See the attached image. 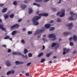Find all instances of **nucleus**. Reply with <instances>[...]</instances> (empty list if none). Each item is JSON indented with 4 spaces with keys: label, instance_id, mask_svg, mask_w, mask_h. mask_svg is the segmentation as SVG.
I'll return each instance as SVG.
<instances>
[{
    "label": "nucleus",
    "instance_id": "nucleus-7",
    "mask_svg": "<svg viewBox=\"0 0 77 77\" xmlns=\"http://www.w3.org/2000/svg\"><path fill=\"white\" fill-rule=\"evenodd\" d=\"M18 27H19V25L18 24H16L12 26L10 29L11 30H13L14 28H18Z\"/></svg>",
    "mask_w": 77,
    "mask_h": 77
},
{
    "label": "nucleus",
    "instance_id": "nucleus-16",
    "mask_svg": "<svg viewBox=\"0 0 77 77\" xmlns=\"http://www.w3.org/2000/svg\"><path fill=\"white\" fill-rule=\"evenodd\" d=\"M50 26L51 25L50 24H48L45 25V26L46 27V29H48L50 27Z\"/></svg>",
    "mask_w": 77,
    "mask_h": 77
},
{
    "label": "nucleus",
    "instance_id": "nucleus-33",
    "mask_svg": "<svg viewBox=\"0 0 77 77\" xmlns=\"http://www.w3.org/2000/svg\"><path fill=\"white\" fill-rule=\"evenodd\" d=\"M28 56L29 57H32V54L30 53H29L28 54Z\"/></svg>",
    "mask_w": 77,
    "mask_h": 77
},
{
    "label": "nucleus",
    "instance_id": "nucleus-30",
    "mask_svg": "<svg viewBox=\"0 0 77 77\" xmlns=\"http://www.w3.org/2000/svg\"><path fill=\"white\" fill-rule=\"evenodd\" d=\"M43 0H35V2H42Z\"/></svg>",
    "mask_w": 77,
    "mask_h": 77
},
{
    "label": "nucleus",
    "instance_id": "nucleus-58",
    "mask_svg": "<svg viewBox=\"0 0 77 77\" xmlns=\"http://www.w3.org/2000/svg\"><path fill=\"white\" fill-rule=\"evenodd\" d=\"M22 57H25V56H24V54H22Z\"/></svg>",
    "mask_w": 77,
    "mask_h": 77
},
{
    "label": "nucleus",
    "instance_id": "nucleus-37",
    "mask_svg": "<svg viewBox=\"0 0 77 77\" xmlns=\"http://www.w3.org/2000/svg\"><path fill=\"white\" fill-rule=\"evenodd\" d=\"M43 40L45 42H47V39H45V38H43Z\"/></svg>",
    "mask_w": 77,
    "mask_h": 77
},
{
    "label": "nucleus",
    "instance_id": "nucleus-20",
    "mask_svg": "<svg viewBox=\"0 0 77 77\" xmlns=\"http://www.w3.org/2000/svg\"><path fill=\"white\" fill-rule=\"evenodd\" d=\"M56 45V43H53L51 44V47H55Z\"/></svg>",
    "mask_w": 77,
    "mask_h": 77
},
{
    "label": "nucleus",
    "instance_id": "nucleus-27",
    "mask_svg": "<svg viewBox=\"0 0 77 77\" xmlns=\"http://www.w3.org/2000/svg\"><path fill=\"white\" fill-rule=\"evenodd\" d=\"M10 71H11V73L12 74H14V73L15 72V71L13 70H12Z\"/></svg>",
    "mask_w": 77,
    "mask_h": 77
},
{
    "label": "nucleus",
    "instance_id": "nucleus-14",
    "mask_svg": "<svg viewBox=\"0 0 77 77\" xmlns=\"http://www.w3.org/2000/svg\"><path fill=\"white\" fill-rule=\"evenodd\" d=\"M29 14H30L31 13H32L33 12V10H32V8H29Z\"/></svg>",
    "mask_w": 77,
    "mask_h": 77
},
{
    "label": "nucleus",
    "instance_id": "nucleus-53",
    "mask_svg": "<svg viewBox=\"0 0 77 77\" xmlns=\"http://www.w3.org/2000/svg\"><path fill=\"white\" fill-rule=\"evenodd\" d=\"M52 10L53 11H56V8H53L52 9Z\"/></svg>",
    "mask_w": 77,
    "mask_h": 77
},
{
    "label": "nucleus",
    "instance_id": "nucleus-28",
    "mask_svg": "<svg viewBox=\"0 0 77 77\" xmlns=\"http://www.w3.org/2000/svg\"><path fill=\"white\" fill-rule=\"evenodd\" d=\"M22 54L20 52H17V55L18 56H21Z\"/></svg>",
    "mask_w": 77,
    "mask_h": 77
},
{
    "label": "nucleus",
    "instance_id": "nucleus-48",
    "mask_svg": "<svg viewBox=\"0 0 77 77\" xmlns=\"http://www.w3.org/2000/svg\"><path fill=\"white\" fill-rule=\"evenodd\" d=\"M72 39H73V37H70L69 38V40L70 41H71V40H72Z\"/></svg>",
    "mask_w": 77,
    "mask_h": 77
},
{
    "label": "nucleus",
    "instance_id": "nucleus-54",
    "mask_svg": "<svg viewBox=\"0 0 77 77\" xmlns=\"http://www.w3.org/2000/svg\"><path fill=\"white\" fill-rule=\"evenodd\" d=\"M61 2V0H59V2H57V3L58 4H59Z\"/></svg>",
    "mask_w": 77,
    "mask_h": 77
},
{
    "label": "nucleus",
    "instance_id": "nucleus-62",
    "mask_svg": "<svg viewBox=\"0 0 77 77\" xmlns=\"http://www.w3.org/2000/svg\"><path fill=\"white\" fill-rule=\"evenodd\" d=\"M53 57L54 59H56V58L57 57H56V56H54Z\"/></svg>",
    "mask_w": 77,
    "mask_h": 77
},
{
    "label": "nucleus",
    "instance_id": "nucleus-55",
    "mask_svg": "<svg viewBox=\"0 0 77 77\" xmlns=\"http://www.w3.org/2000/svg\"><path fill=\"white\" fill-rule=\"evenodd\" d=\"M52 63V60H51L50 61H49L48 63Z\"/></svg>",
    "mask_w": 77,
    "mask_h": 77
},
{
    "label": "nucleus",
    "instance_id": "nucleus-26",
    "mask_svg": "<svg viewBox=\"0 0 77 77\" xmlns=\"http://www.w3.org/2000/svg\"><path fill=\"white\" fill-rule=\"evenodd\" d=\"M45 61V60L44 58L42 59L41 60V63H43Z\"/></svg>",
    "mask_w": 77,
    "mask_h": 77
},
{
    "label": "nucleus",
    "instance_id": "nucleus-2",
    "mask_svg": "<svg viewBox=\"0 0 77 77\" xmlns=\"http://www.w3.org/2000/svg\"><path fill=\"white\" fill-rule=\"evenodd\" d=\"M70 14L72 16V15H74L75 16V18L73 19L72 18V17H69L68 18L69 20H75L77 18V14H74V13H73V12L71 11L70 13Z\"/></svg>",
    "mask_w": 77,
    "mask_h": 77
},
{
    "label": "nucleus",
    "instance_id": "nucleus-63",
    "mask_svg": "<svg viewBox=\"0 0 77 77\" xmlns=\"http://www.w3.org/2000/svg\"><path fill=\"white\" fill-rule=\"evenodd\" d=\"M43 37H46V35H43Z\"/></svg>",
    "mask_w": 77,
    "mask_h": 77
},
{
    "label": "nucleus",
    "instance_id": "nucleus-29",
    "mask_svg": "<svg viewBox=\"0 0 77 77\" xmlns=\"http://www.w3.org/2000/svg\"><path fill=\"white\" fill-rule=\"evenodd\" d=\"M10 17L11 18H12L14 17V15L13 14H12L10 15Z\"/></svg>",
    "mask_w": 77,
    "mask_h": 77
},
{
    "label": "nucleus",
    "instance_id": "nucleus-11",
    "mask_svg": "<svg viewBox=\"0 0 77 77\" xmlns=\"http://www.w3.org/2000/svg\"><path fill=\"white\" fill-rule=\"evenodd\" d=\"M21 8H22V9H25L26 6V5L24 4H21Z\"/></svg>",
    "mask_w": 77,
    "mask_h": 77
},
{
    "label": "nucleus",
    "instance_id": "nucleus-51",
    "mask_svg": "<svg viewBox=\"0 0 77 77\" xmlns=\"http://www.w3.org/2000/svg\"><path fill=\"white\" fill-rule=\"evenodd\" d=\"M31 64V63H29L27 64V66H29Z\"/></svg>",
    "mask_w": 77,
    "mask_h": 77
},
{
    "label": "nucleus",
    "instance_id": "nucleus-47",
    "mask_svg": "<svg viewBox=\"0 0 77 77\" xmlns=\"http://www.w3.org/2000/svg\"><path fill=\"white\" fill-rule=\"evenodd\" d=\"M2 46V47H5V48H6V46L5 45H3Z\"/></svg>",
    "mask_w": 77,
    "mask_h": 77
},
{
    "label": "nucleus",
    "instance_id": "nucleus-42",
    "mask_svg": "<svg viewBox=\"0 0 77 77\" xmlns=\"http://www.w3.org/2000/svg\"><path fill=\"white\" fill-rule=\"evenodd\" d=\"M11 52V49H9L8 50V53H10V52Z\"/></svg>",
    "mask_w": 77,
    "mask_h": 77
},
{
    "label": "nucleus",
    "instance_id": "nucleus-38",
    "mask_svg": "<svg viewBox=\"0 0 77 77\" xmlns=\"http://www.w3.org/2000/svg\"><path fill=\"white\" fill-rule=\"evenodd\" d=\"M28 35H30V34H32V31H28Z\"/></svg>",
    "mask_w": 77,
    "mask_h": 77
},
{
    "label": "nucleus",
    "instance_id": "nucleus-25",
    "mask_svg": "<svg viewBox=\"0 0 77 77\" xmlns=\"http://www.w3.org/2000/svg\"><path fill=\"white\" fill-rule=\"evenodd\" d=\"M42 55H43V53H41L38 55V57H41V56H42Z\"/></svg>",
    "mask_w": 77,
    "mask_h": 77
},
{
    "label": "nucleus",
    "instance_id": "nucleus-64",
    "mask_svg": "<svg viewBox=\"0 0 77 77\" xmlns=\"http://www.w3.org/2000/svg\"><path fill=\"white\" fill-rule=\"evenodd\" d=\"M24 71H23L22 72V74H24Z\"/></svg>",
    "mask_w": 77,
    "mask_h": 77
},
{
    "label": "nucleus",
    "instance_id": "nucleus-49",
    "mask_svg": "<svg viewBox=\"0 0 77 77\" xmlns=\"http://www.w3.org/2000/svg\"><path fill=\"white\" fill-rule=\"evenodd\" d=\"M54 22V20H51V21L50 22V23H53Z\"/></svg>",
    "mask_w": 77,
    "mask_h": 77
},
{
    "label": "nucleus",
    "instance_id": "nucleus-6",
    "mask_svg": "<svg viewBox=\"0 0 77 77\" xmlns=\"http://www.w3.org/2000/svg\"><path fill=\"white\" fill-rule=\"evenodd\" d=\"M66 26L68 27L69 30H71L73 26V24L72 23H71L66 25Z\"/></svg>",
    "mask_w": 77,
    "mask_h": 77
},
{
    "label": "nucleus",
    "instance_id": "nucleus-9",
    "mask_svg": "<svg viewBox=\"0 0 77 77\" xmlns=\"http://www.w3.org/2000/svg\"><path fill=\"white\" fill-rule=\"evenodd\" d=\"M5 64L8 66H11V62L9 61H6L5 62Z\"/></svg>",
    "mask_w": 77,
    "mask_h": 77
},
{
    "label": "nucleus",
    "instance_id": "nucleus-18",
    "mask_svg": "<svg viewBox=\"0 0 77 77\" xmlns=\"http://www.w3.org/2000/svg\"><path fill=\"white\" fill-rule=\"evenodd\" d=\"M69 32H63V35H64L65 36H66L67 35H69V34H70Z\"/></svg>",
    "mask_w": 77,
    "mask_h": 77
},
{
    "label": "nucleus",
    "instance_id": "nucleus-31",
    "mask_svg": "<svg viewBox=\"0 0 77 77\" xmlns=\"http://www.w3.org/2000/svg\"><path fill=\"white\" fill-rule=\"evenodd\" d=\"M62 20L61 19H60V18H58L57 20V22H58V23H59L60 22H61V21Z\"/></svg>",
    "mask_w": 77,
    "mask_h": 77
},
{
    "label": "nucleus",
    "instance_id": "nucleus-44",
    "mask_svg": "<svg viewBox=\"0 0 77 77\" xmlns=\"http://www.w3.org/2000/svg\"><path fill=\"white\" fill-rule=\"evenodd\" d=\"M26 76H27V77H29V73H27L26 74Z\"/></svg>",
    "mask_w": 77,
    "mask_h": 77
},
{
    "label": "nucleus",
    "instance_id": "nucleus-10",
    "mask_svg": "<svg viewBox=\"0 0 77 77\" xmlns=\"http://www.w3.org/2000/svg\"><path fill=\"white\" fill-rule=\"evenodd\" d=\"M64 51L63 52V54H66V52H68V51H69V49H67L66 48H65L63 49Z\"/></svg>",
    "mask_w": 77,
    "mask_h": 77
},
{
    "label": "nucleus",
    "instance_id": "nucleus-59",
    "mask_svg": "<svg viewBox=\"0 0 77 77\" xmlns=\"http://www.w3.org/2000/svg\"><path fill=\"white\" fill-rule=\"evenodd\" d=\"M9 39L10 40V41H12V38H10Z\"/></svg>",
    "mask_w": 77,
    "mask_h": 77
},
{
    "label": "nucleus",
    "instance_id": "nucleus-12",
    "mask_svg": "<svg viewBox=\"0 0 77 77\" xmlns=\"http://www.w3.org/2000/svg\"><path fill=\"white\" fill-rule=\"evenodd\" d=\"M16 65H19V64H23V62L21 61H17L15 62Z\"/></svg>",
    "mask_w": 77,
    "mask_h": 77
},
{
    "label": "nucleus",
    "instance_id": "nucleus-56",
    "mask_svg": "<svg viewBox=\"0 0 77 77\" xmlns=\"http://www.w3.org/2000/svg\"><path fill=\"white\" fill-rule=\"evenodd\" d=\"M45 46H44V45H43L42 50H44V49H45Z\"/></svg>",
    "mask_w": 77,
    "mask_h": 77
},
{
    "label": "nucleus",
    "instance_id": "nucleus-36",
    "mask_svg": "<svg viewBox=\"0 0 77 77\" xmlns=\"http://www.w3.org/2000/svg\"><path fill=\"white\" fill-rule=\"evenodd\" d=\"M17 2L14 1L13 2V5H17Z\"/></svg>",
    "mask_w": 77,
    "mask_h": 77
},
{
    "label": "nucleus",
    "instance_id": "nucleus-8",
    "mask_svg": "<svg viewBox=\"0 0 77 77\" xmlns=\"http://www.w3.org/2000/svg\"><path fill=\"white\" fill-rule=\"evenodd\" d=\"M48 15V13H44L43 14H38V16H40L39 17H41V16H44L45 17H47Z\"/></svg>",
    "mask_w": 77,
    "mask_h": 77
},
{
    "label": "nucleus",
    "instance_id": "nucleus-19",
    "mask_svg": "<svg viewBox=\"0 0 77 77\" xmlns=\"http://www.w3.org/2000/svg\"><path fill=\"white\" fill-rule=\"evenodd\" d=\"M17 33V31H13L11 33V34L13 35V36H14Z\"/></svg>",
    "mask_w": 77,
    "mask_h": 77
},
{
    "label": "nucleus",
    "instance_id": "nucleus-52",
    "mask_svg": "<svg viewBox=\"0 0 77 77\" xmlns=\"http://www.w3.org/2000/svg\"><path fill=\"white\" fill-rule=\"evenodd\" d=\"M22 20V19H20L18 20V22H21Z\"/></svg>",
    "mask_w": 77,
    "mask_h": 77
},
{
    "label": "nucleus",
    "instance_id": "nucleus-1",
    "mask_svg": "<svg viewBox=\"0 0 77 77\" xmlns=\"http://www.w3.org/2000/svg\"><path fill=\"white\" fill-rule=\"evenodd\" d=\"M41 18V17L36 16L32 18V21L33 25L34 26H38L39 24V22L36 21H38L39 19Z\"/></svg>",
    "mask_w": 77,
    "mask_h": 77
},
{
    "label": "nucleus",
    "instance_id": "nucleus-3",
    "mask_svg": "<svg viewBox=\"0 0 77 77\" xmlns=\"http://www.w3.org/2000/svg\"><path fill=\"white\" fill-rule=\"evenodd\" d=\"M65 10H63L61 11L60 12H58L57 14V15H60V17H63L65 16Z\"/></svg>",
    "mask_w": 77,
    "mask_h": 77
},
{
    "label": "nucleus",
    "instance_id": "nucleus-5",
    "mask_svg": "<svg viewBox=\"0 0 77 77\" xmlns=\"http://www.w3.org/2000/svg\"><path fill=\"white\" fill-rule=\"evenodd\" d=\"M48 37L50 38H52V41H54V40H56V35L54 34L49 35Z\"/></svg>",
    "mask_w": 77,
    "mask_h": 77
},
{
    "label": "nucleus",
    "instance_id": "nucleus-60",
    "mask_svg": "<svg viewBox=\"0 0 77 77\" xmlns=\"http://www.w3.org/2000/svg\"><path fill=\"white\" fill-rule=\"evenodd\" d=\"M1 23H2V20L1 19H0V24Z\"/></svg>",
    "mask_w": 77,
    "mask_h": 77
},
{
    "label": "nucleus",
    "instance_id": "nucleus-41",
    "mask_svg": "<svg viewBox=\"0 0 77 77\" xmlns=\"http://www.w3.org/2000/svg\"><path fill=\"white\" fill-rule=\"evenodd\" d=\"M47 57H49L50 56V54H47L46 55Z\"/></svg>",
    "mask_w": 77,
    "mask_h": 77
},
{
    "label": "nucleus",
    "instance_id": "nucleus-15",
    "mask_svg": "<svg viewBox=\"0 0 77 77\" xmlns=\"http://www.w3.org/2000/svg\"><path fill=\"white\" fill-rule=\"evenodd\" d=\"M73 39L74 41H77V37L75 35H74L73 37Z\"/></svg>",
    "mask_w": 77,
    "mask_h": 77
},
{
    "label": "nucleus",
    "instance_id": "nucleus-39",
    "mask_svg": "<svg viewBox=\"0 0 77 77\" xmlns=\"http://www.w3.org/2000/svg\"><path fill=\"white\" fill-rule=\"evenodd\" d=\"M10 74L11 73V71H10L7 73V75H9V74Z\"/></svg>",
    "mask_w": 77,
    "mask_h": 77
},
{
    "label": "nucleus",
    "instance_id": "nucleus-45",
    "mask_svg": "<svg viewBox=\"0 0 77 77\" xmlns=\"http://www.w3.org/2000/svg\"><path fill=\"white\" fill-rule=\"evenodd\" d=\"M41 35H40L39 36H37V38L39 39V38H41Z\"/></svg>",
    "mask_w": 77,
    "mask_h": 77
},
{
    "label": "nucleus",
    "instance_id": "nucleus-22",
    "mask_svg": "<svg viewBox=\"0 0 77 77\" xmlns=\"http://www.w3.org/2000/svg\"><path fill=\"white\" fill-rule=\"evenodd\" d=\"M33 5H35V6H37V7H40V5H39L35 3H33Z\"/></svg>",
    "mask_w": 77,
    "mask_h": 77
},
{
    "label": "nucleus",
    "instance_id": "nucleus-4",
    "mask_svg": "<svg viewBox=\"0 0 77 77\" xmlns=\"http://www.w3.org/2000/svg\"><path fill=\"white\" fill-rule=\"evenodd\" d=\"M45 27H43L42 29H38L37 31L35 33L34 35H38V34H39V33H41L42 32L45 31Z\"/></svg>",
    "mask_w": 77,
    "mask_h": 77
},
{
    "label": "nucleus",
    "instance_id": "nucleus-24",
    "mask_svg": "<svg viewBox=\"0 0 77 77\" xmlns=\"http://www.w3.org/2000/svg\"><path fill=\"white\" fill-rule=\"evenodd\" d=\"M8 10V9L7 8H4L2 11V12H5L6 11Z\"/></svg>",
    "mask_w": 77,
    "mask_h": 77
},
{
    "label": "nucleus",
    "instance_id": "nucleus-23",
    "mask_svg": "<svg viewBox=\"0 0 77 77\" xmlns=\"http://www.w3.org/2000/svg\"><path fill=\"white\" fill-rule=\"evenodd\" d=\"M54 27H51L49 29L50 31H52V30H54Z\"/></svg>",
    "mask_w": 77,
    "mask_h": 77
},
{
    "label": "nucleus",
    "instance_id": "nucleus-57",
    "mask_svg": "<svg viewBox=\"0 0 77 77\" xmlns=\"http://www.w3.org/2000/svg\"><path fill=\"white\" fill-rule=\"evenodd\" d=\"M26 28H24L23 29V31H25V30H26Z\"/></svg>",
    "mask_w": 77,
    "mask_h": 77
},
{
    "label": "nucleus",
    "instance_id": "nucleus-17",
    "mask_svg": "<svg viewBox=\"0 0 77 77\" xmlns=\"http://www.w3.org/2000/svg\"><path fill=\"white\" fill-rule=\"evenodd\" d=\"M0 29H2V30H4L5 31L6 30V29L3 28V26L2 25L0 24Z\"/></svg>",
    "mask_w": 77,
    "mask_h": 77
},
{
    "label": "nucleus",
    "instance_id": "nucleus-50",
    "mask_svg": "<svg viewBox=\"0 0 77 77\" xmlns=\"http://www.w3.org/2000/svg\"><path fill=\"white\" fill-rule=\"evenodd\" d=\"M4 6V4H0V7H2V6Z\"/></svg>",
    "mask_w": 77,
    "mask_h": 77
},
{
    "label": "nucleus",
    "instance_id": "nucleus-32",
    "mask_svg": "<svg viewBox=\"0 0 77 77\" xmlns=\"http://www.w3.org/2000/svg\"><path fill=\"white\" fill-rule=\"evenodd\" d=\"M24 53L26 54L27 53V52H28V51H27V49H25L24 50Z\"/></svg>",
    "mask_w": 77,
    "mask_h": 77
},
{
    "label": "nucleus",
    "instance_id": "nucleus-35",
    "mask_svg": "<svg viewBox=\"0 0 77 77\" xmlns=\"http://www.w3.org/2000/svg\"><path fill=\"white\" fill-rule=\"evenodd\" d=\"M21 43L23 44H25V42H24V40L23 39H22L21 40Z\"/></svg>",
    "mask_w": 77,
    "mask_h": 77
},
{
    "label": "nucleus",
    "instance_id": "nucleus-34",
    "mask_svg": "<svg viewBox=\"0 0 77 77\" xmlns=\"http://www.w3.org/2000/svg\"><path fill=\"white\" fill-rule=\"evenodd\" d=\"M12 54H13V55H17V52H14L12 53Z\"/></svg>",
    "mask_w": 77,
    "mask_h": 77
},
{
    "label": "nucleus",
    "instance_id": "nucleus-13",
    "mask_svg": "<svg viewBox=\"0 0 77 77\" xmlns=\"http://www.w3.org/2000/svg\"><path fill=\"white\" fill-rule=\"evenodd\" d=\"M8 14H5L4 15V17L5 20H6L8 18Z\"/></svg>",
    "mask_w": 77,
    "mask_h": 77
},
{
    "label": "nucleus",
    "instance_id": "nucleus-43",
    "mask_svg": "<svg viewBox=\"0 0 77 77\" xmlns=\"http://www.w3.org/2000/svg\"><path fill=\"white\" fill-rule=\"evenodd\" d=\"M24 3H28V0H25L24 1Z\"/></svg>",
    "mask_w": 77,
    "mask_h": 77
},
{
    "label": "nucleus",
    "instance_id": "nucleus-21",
    "mask_svg": "<svg viewBox=\"0 0 77 77\" xmlns=\"http://www.w3.org/2000/svg\"><path fill=\"white\" fill-rule=\"evenodd\" d=\"M10 38V36H7L4 38V39H9Z\"/></svg>",
    "mask_w": 77,
    "mask_h": 77
},
{
    "label": "nucleus",
    "instance_id": "nucleus-61",
    "mask_svg": "<svg viewBox=\"0 0 77 77\" xmlns=\"http://www.w3.org/2000/svg\"><path fill=\"white\" fill-rule=\"evenodd\" d=\"M36 14H39V11H37L36 12Z\"/></svg>",
    "mask_w": 77,
    "mask_h": 77
},
{
    "label": "nucleus",
    "instance_id": "nucleus-40",
    "mask_svg": "<svg viewBox=\"0 0 77 77\" xmlns=\"http://www.w3.org/2000/svg\"><path fill=\"white\" fill-rule=\"evenodd\" d=\"M73 42H71L70 43V45L71 46H72L73 45Z\"/></svg>",
    "mask_w": 77,
    "mask_h": 77
},
{
    "label": "nucleus",
    "instance_id": "nucleus-46",
    "mask_svg": "<svg viewBox=\"0 0 77 77\" xmlns=\"http://www.w3.org/2000/svg\"><path fill=\"white\" fill-rule=\"evenodd\" d=\"M49 0H44L43 1V2H48Z\"/></svg>",
    "mask_w": 77,
    "mask_h": 77
}]
</instances>
